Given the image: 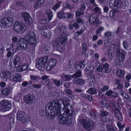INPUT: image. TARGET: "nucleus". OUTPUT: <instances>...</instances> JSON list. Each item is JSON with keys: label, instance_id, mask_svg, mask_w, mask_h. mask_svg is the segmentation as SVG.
Segmentation results:
<instances>
[{"label": "nucleus", "instance_id": "a19ab883", "mask_svg": "<svg viewBox=\"0 0 131 131\" xmlns=\"http://www.w3.org/2000/svg\"><path fill=\"white\" fill-rule=\"evenodd\" d=\"M81 75V71L79 70L77 72L71 75V78H73L75 76V78L80 77Z\"/></svg>", "mask_w": 131, "mask_h": 131}, {"label": "nucleus", "instance_id": "49530a36", "mask_svg": "<svg viewBox=\"0 0 131 131\" xmlns=\"http://www.w3.org/2000/svg\"><path fill=\"white\" fill-rule=\"evenodd\" d=\"M91 8L94 7L93 10L95 12H98L100 10V8L97 6V5L96 4L95 6H92L90 7Z\"/></svg>", "mask_w": 131, "mask_h": 131}, {"label": "nucleus", "instance_id": "5fc2aeb1", "mask_svg": "<svg viewBox=\"0 0 131 131\" xmlns=\"http://www.w3.org/2000/svg\"><path fill=\"white\" fill-rule=\"evenodd\" d=\"M103 29L104 28L103 27H101L97 30L96 32L97 34H99L100 32L102 31Z\"/></svg>", "mask_w": 131, "mask_h": 131}, {"label": "nucleus", "instance_id": "e433bc0d", "mask_svg": "<svg viewBox=\"0 0 131 131\" xmlns=\"http://www.w3.org/2000/svg\"><path fill=\"white\" fill-rule=\"evenodd\" d=\"M68 64L69 66L72 69L75 68V64L73 60H70L69 61Z\"/></svg>", "mask_w": 131, "mask_h": 131}, {"label": "nucleus", "instance_id": "3c124183", "mask_svg": "<svg viewBox=\"0 0 131 131\" xmlns=\"http://www.w3.org/2000/svg\"><path fill=\"white\" fill-rule=\"evenodd\" d=\"M77 22L78 23H81V24H82L83 23V20L82 19L80 18L79 17L76 20Z\"/></svg>", "mask_w": 131, "mask_h": 131}, {"label": "nucleus", "instance_id": "2eb2a0df", "mask_svg": "<svg viewBox=\"0 0 131 131\" xmlns=\"http://www.w3.org/2000/svg\"><path fill=\"white\" fill-rule=\"evenodd\" d=\"M21 15L25 21L29 23L30 20L31 19V18L28 13L23 12L21 14Z\"/></svg>", "mask_w": 131, "mask_h": 131}, {"label": "nucleus", "instance_id": "a18cd8bd", "mask_svg": "<svg viewBox=\"0 0 131 131\" xmlns=\"http://www.w3.org/2000/svg\"><path fill=\"white\" fill-rule=\"evenodd\" d=\"M117 125L119 128L121 130H122L123 129L125 126L124 124H123L122 125L121 123L119 122L117 123Z\"/></svg>", "mask_w": 131, "mask_h": 131}, {"label": "nucleus", "instance_id": "0e129e2a", "mask_svg": "<svg viewBox=\"0 0 131 131\" xmlns=\"http://www.w3.org/2000/svg\"><path fill=\"white\" fill-rule=\"evenodd\" d=\"M90 6H95L96 4L95 3L94 0H90Z\"/></svg>", "mask_w": 131, "mask_h": 131}, {"label": "nucleus", "instance_id": "864d4df0", "mask_svg": "<svg viewBox=\"0 0 131 131\" xmlns=\"http://www.w3.org/2000/svg\"><path fill=\"white\" fill-rule=\"evenodd\" d=\"M60 6V5L59 3L56 4L52 8L54 10H55L59 7Z\"/></svg>", "mask_w": 131, "mask_h": 131}, {"label": "nucleus", "instance_id": "69168bd1", "mask_svg": "<svg viewBox=\"0 0 131 131\" xmlns=\"http://www.w3.org/2000/svg\"><path fill=\"white\" fill-rule=\"evenodd\" d=\"M30 78L31 80L35 81H36L38 79L37 76L34 75H31Z\"/></svg>", "mask_w": 131, "mask_h": 131}, {"label": "nucleus", "instance_id": "412c9836", "mask_svg": "<svg viewBox=\"0 0 131 131\" xmlns=\"http://www.w3.org/2000/svg\"><path fill=\"white\" fill-rule=\"evenodd\" d=\"M63 43L59 41H58V42H57L56 43H55L54 41L53 43V45L56 46L57 48L60 50H61L63 49L64 48V46L63 45Z\"/></svg>", "mask_w": 131, "mask_h": 131}, {"label": "nucleus", "instance_id": "5701e85b", "mask_svg": "<svg viewBox=\"0 0 131 131\" xmlns=\"http://www.w3.org/2000/svg\"><path fill=\"white\" fill-rule=\"evenodd\" d=\"M94 69L93 66L90 65L88 66H87L85 69L86 73L88 74H91L92 72L94 71Z\"/></svg>", "mask_w": 131, "mask_h": 131}, {"label": "nucleus", "instance_id": "c9c22d12", "mask_svg": "<svg viewBox=\"0 0 131 131\" xmlns=\"http://www.w3.org/2000/svg\"><path fill=\"white\" fill-rule=\"evenodd\" d=\"M53 83L57 87H59L62 84V83H61L62 81L61 80H58L57 79H54L53 80Z\"/></svg>", "mask_w": 131, "mask_h": 131}, {"label": "nucleus", "instance_id": "473e14b6", "mask_svg": "<svg viewBox=\"0 0 131 131\" xmlns=\"http://www.w3.org/2000/svg\"><path fill=\"white\" fill-rule=\"evenodd\" d=\"M101 116H102V120L104 122H106V111H103L101 113Z\"/></svg>", "mask_w": 131, "mask_h": 131}, {"label": "nucleus", "instance_id": "4d7b16f0", "mask_svg": "<svg viewBox=\"0 0 131 131\" xmlns=\"http://www.w3.org/2000/svg\"><path fill=\"white\" fill-rule=\"evenodd\" d=\"M106 93V92H104L102 91H99V95L101 96H103L104 95H105V94Z\"/></svg>", "mask_w": 131, "mask_h": 131}, {"label": "nucleus", "instance_id": "09e8293b", "mask_svg": "<svg viewBox=\"0 0 131 131\" xmlns=\"http://www.w3.org/2000/svg\"><path fill=\"white\" fill-rule=\"evenodd\" d=\"M23 119L24 120V121H26V123H25L24 122H23V123L25 124H27L28 122L29 121L30 119V118L29 117V115H26V118H25Z\"/></svg>", "mask_w": 131, "mask_h": 131}, {"label": "nucleus", "instance_id": "ddd939ff", "mask_svg": "<svg viewBox=\"0 0 131 131\" xmlns=\"http://www.w3.org/2000/svg\"><path fill=\"white\" fill-rule=\"evenodd\" d=\"M110 7L112 8L116 9L120 7V2L118 0H111L109 3Z\"/></svg>", "mask_w": 131, "mask_h": 131}, {"label": "nucleus", "instance_id": "6e6d98bb", "mask_svg": "<svg viewBox=\"0 0 131 131\" xmlns=\"http://www.w3.org/2000/svg\"><path fill=\"white\" fill-rule=\"evenodd\" d=\"M118 94L115 92H113L111 95V97L114 98L118 96Z\"/></svg>", "mask_w": 131, "mask_h": 131}, {"label": "nucleus", "instance_id": "c03bdc74", "mask_svg": "<svg viewBox=\"0 0 131 131\" xmlns=\"http://www.w3.org/2000/svg\"><path fill=\"white\" fill-rule=\"evenodd\" d=\"M73 16V14L71 13H66V17H67L68 19L72 18Z\"/></svg>", "mask_w": 131, "mask_h": 131}, {"label": "nucleus", "instance_id": "58836bf2", "mask_svg": "<svg viewBox=\"0 0 131 131\" xmlns=\"http://www.w3.org/2000/svg\"><path fill=\"white\" fill-rule=\"evenodd\" d=\"M84 15V12H82L79 10L75 12L76 16L77 17H80L82 15Z\"/></svg>", "mask_w": 131, "mask_h": 131}, {"label": "nucleus", "instance_id": "7ed1b4c3", "mask_svg": "<svg viewBox=\"0 0 131 131\" xmlns=\"http://www.w3.org/2000/svg\"><path fill=\"white\" fill-rule=\"evenodd\" d=\"M116 59L115 60V63L117 65H121L125 57L124 51L119 48H118L116 50Z\"/></svg>", "mask_w": 131, "mask_h": 131}, {"label": "nucleus", "instance_id": "4be33fe9", "mask_svg": "<svg viewBox=\"0 0 131 131\" xmlns=\"http://www.w3.org/2000/svg\"><path fill=\"white\" fill-rule=\"evenodd\" d=\"M11 76V74L8 71H2L0 74V77L4 79L10 78Z\"/></svg>", "mask_w": 131, "mask_h": 131}, {"label": "nucleus", "instance_id": "bf43d9fd", "mask_svg": "<svg viewBox=\"0 0 131 131\" xmlns=\"http://www.w3.org/2000/svg\"><path fill=\"white\" fill-rule=\"evenodd\" d=\"M71 76L70 75L66 74L65 75V78L68 81H70L71 79Z\"/></svg>", "mask_w": 131, "mask_h": 131}, {"label": "nucleus", "instance_id": "7c9ffc66", "mask_svg": "<svg viewBox=\"0 0 131 131\" xmlns=\"http://www.w3.org/2000/svg\"><path fill=\"white\" fill-rule=\"evenodd\" d=\"M66 13L60 12L58 14L57 17L60 18L65 19L66 18Z\"/></svg>", "mask_w": 131, "mask_h": 131}, {"label": "nucleus", "instance_id": "ea45409f", "mask_svg": "<svg viewBox=\"0 0 131 131\" xmlns=\"http://www.w3.org/2000/svg\"><path fill=\"white\" fill-rule=\"evenodd\" d=\"M120 93L127 100H128L129 99L130 97L125 92H124L122 91H120Z\"/></svg>", "mask_w": 131, "mask_h": 131}, {"label": "nucleus", "instance_id": "a878e982", "mask_svg": "<svg viewBox=\"0 0 131 131\" xmlns=\"http://www.w3.org/2000/svg\"><path fill=\"white\" fill-rule=\"evenodd\" d=\"M35 1H36V3L34 5V7L35 8H37L43 4L44 2V0H35Z\"/></svg>", "mask_w": 131, "mask_h": 131}, {"label": "nucleus", "instance_id": "aec40b11", "mask_svg": "<svg viewBox=\"0 0 131 131\" xmlns=\"http://www.w3.org/2000/svg\"><path fill=\"white\" fill-rule=\"evenodd\" d=\"M58 100H53L51 101L49 103H48V104H47V105L48 106V108L49 109V110L50 111V114L49 113V112H48V111L47 112L46 110V116L47 117V118L48 119H52V115H51V110H52L53 108L52 107H50H50L49 106V105H49V104H50V103L51 102L53 101H58Z\"/></svg>", "mask_w": 131, "mask_h": 131}, {"label": "nucleus", "instance_id": "dca6fc26", "mask_svg": "<svg viewBox=\"0 0 131 131\" xmlns=\"http://www.w3.org/2000/svg\"><path fill=\"white\" fill-rule=\"evenodd\" d=\"M66 33L63 34L60 36L59 38L57 39L55 41V43H56L58 41L61 42L62 43L65 42L67 39V38L66 37Z\"/></svg>", "mask_w": 131, "mask_h": 131}, {"label": "nucleus", "instance_id": "9b49d317", "mask_svg": "<svg viewBox=\"0 0 131 131\" xmlns=\"http://www.w3.org/2000/svg\"><path fill=\"white\" fill-rule=\"evenodd\" d=\"M24 100L26 104L28 105H31L34 102L35 97L32 95H27L25 96Z\"/></svg>", "mask_w": 131, "mask_h": 131}, {"label": "nucleus", "instance_id": "c756f323", "mask_svg": "<svg viewBox=\"0 0 131 131\" xmlns=\"http://www.w3.org/2000/svg\"><path fill=\"white\" fill-rule=\"evenodd\" d=\"M10 90L6 88L3 89L2 90V94L5 96H8L10 93Z\"/></svg>", "mask_w": 131, "mask_h": 131}, {"label": "nucleus", "instance_id": "423d86ee", "mask_svg": "<svg viewBox=\"0 0 131 131\" xmlns=\"http://www.w3.org/2000/svg\"><path fill=\"white\" fill-rule=\"evenodd\" d=\"M1 25L3 27L7 28L9 27L13 24V19L10 17H6L3 18L1 20Z\"/></svg>", "mask_w": 131, "mask_h": 131}, {"label": "nucleus", "instance_id": "a211bd4d", "mask_svg": "<svg viewBox=\"0 0 131 131\" xmlns=\"http://www.w3.org/2000/svg\"><path fill=\"white\" fill-rule=\"evenodd\" d=\"M75 77L74 76L73 77V78H72L73 79V82L74 83L82 85L84 83V81L83 79Z\"/></svg>", "mask_w": 131, "mask_h": 131}, {"label": "nucleus", "instance_id": "72a5a7b5", "mask_svg": "<svg viewBox=\"0 0 131 131\" xmlns=\"http://www.w3.org/2000/svg\"><path fill=\"white\" fill-rule=\"evenodd\" d=\"M21 76L19 74H16L14 75L13 78V80L15 82H18L20 80Z\"/></svg>", "mask_w": 131, "mask_h": 131}, {"label": "nucleus", "instance_id": "13d9d810", "mask_svg": "<svg viewBox=\"0 0 131 131\" xmlns=\"http://www.w3.org/2000/svg\"><path fill=\"white\" fill-rule=\"evenodd\" d=\"M32 86L35 88L40 89L41 87V85L40 84H35L32 85Z\"/></svg>", "mask_w": 131, "mask_h": 131}, {"label": "nucleus", "instance_id": "c85d7f7f", "mask_svg": "<svg viewBox=\"0 0 131 131\" xmlns=\"http://www.w3.org/2000/svg\"><path fill=\"white\" fill-rule=\"evenodd\" d=\"M117 76L119 78L122 77L124 75V71L121 69H118L116 71Z\"/></svg>", "mask_w": 131, "mask_h": 131}, {"label": "nucleus", "instance_id": "b1692460", "mask_svg": "<svg viewBox=\"0 0 131 131\" xmlns=\"http://www.w3.org/2000/svg\"><path fill=\"white\" fill-rule=\"evenodd\" d=\"M97 17L95 14L91 15L89 17V21L90 23L92 24H94L96 21Z\"/></svg>", "mask_w": 131, "mask_h": 131}, {"label": "nucleus", "instance_id": "4c0bfd02", "mask_svg": "<svg viewBox=\"0 0 131 131\" xmlns=\"http://www.w3.org/2000/svg\"><path fill=\"white\" fill-rule=\"evenodd\" d=\"M75 64L77 65H78L81 69H83L86 65L85 63H83L81 62H78L76 63Z\"/></svg>", "mask_w": 131, "mask_h": 131}, {"label": "nucleus", "instance_id": "20e7f679", "mask_svg": "<svg viewBox=\"0 0 131 131\" xmlns=\"http://www.w3.org/2000/svg\"><path fill=\"white\" fill-rule=\"evenodd\" d=\"M48 57L47 56L39 58L36 64V67L40 71L43 70L45 69V67L48 63Z\"/></svg>", "mask_w": 131, "mask_h": 131}, {"label": "nucleus", "instance_id": "338daca9", "mask_svg": "<svg viewBox=\"0 0 131 131\" xmlns=\"http://www.w3.org/2000/svg\"><path fill=\"white\" fill-rule=\"evenodd\" d=\"M12 40L14 43L18 41L17 37L16 36L12 38Z\"/></svg>", "mask_w": 131, "mask_h": 131}, {"label": "nucleus", "instance_id": "37998d69", "mask_svg": "<svg viewBox=\"0 0 131 131\" xmlns=\"http://www.w3.org/2000/svg\"><path fill=\"white\" fill-rule=\"evenodd\" d=\"M118 12L117 10H113L111 11L109 13L110 16L111 17H113L115 13Z\"/></svg>", "mask_w": 131, "mask_h": 131}, {"label": "nucleus", "instance_id": "f257e3e1", "mask_svg": "<svg viewBox=\"0 0 131 131\" xmlns=\"http://www.w3.org/2000/svg\"><path fill=\"white\" fill-rule=\"evenodd\" d=\"M50 105V108L52 107V110L51 111V114L52 116V119H53L56 115L59 118V123L60 124L64 125L66 124L69 126L71 124L72 120L71 118L70 115L68 116L66 113L64 112L62 115H61L60 111V108H61L58 103H56V101H52Z\"/></svg>", "mask_w": 131, "mask_h": 131}, {"label": "nucleus", "instance_id": "6e6552de", "mask_svg": "<svg viewBox=\"0 0 131 131\" xmlns=\"http://www.w3.org/2000/svg\"><path fill=\"white\" fill-rule=\"evenodd\" d=\"M14 28L16 32L20 31L21 32L25 31L26 29V27L25 26L24 24L21 23L18 21H16L15 23Z\"/></svg>", "mask_w": 131, "mask_h": 131}, {"label": "nucleus", "instance_id": "cd10ccee", "mask_svg": "<svg viewBox=\"0 0 131 131\" xmlns=\"http://www.w3.org/2000/svg\"><path fill=\"white\" fill-rule=\"evenodd\" d=\"M57 62L54 59H49L48 63L49 66L54 67L56 65Z\"/></svg>", "mask_w": 131, "mask_h": 131}, {"label": "nucleus", "instance_id": "774afa93", "mask_svg": "<svg viewBox=\"0 0 131 131\" xmlns=\"http://www.w3.org/2000/svg\"><path fill=\"white\" fill-rule=\"evenodd\" d=\"M107 129L108 131H115V130L111 126H108Z\"/></svg>", "mask_w": 131, "mask_h": 131}, {"label": "nucleus", "instance_id": "2f4dec72", "mask_svg": "<svg viewBox=\"0 0 131 131\" xmlns=\"http://www.w3.org/2000/svg\"><path fill=\"white\" fill-rule=\"evenodd\" d=\"M64 7L68 9H72L74 8V6L67 3H64L63 5Z\"/></svg>", "mask_w": 131, "mask_h": 131}, {"label": "nucleus", "instance_id": "680f3d73", "mask_svg": "<svg viewBox=\"0 0 131 131\" xmlns=\"http://www.w3.org/2000/svg\"><path fill=\"white\" fill-rule=\"evenodd\" d=\"M123 44L124 47L125 49H126L128 46V44L126 41H124L123 42Z\"/></svg>", "mask_w": 131, "mask_h": 131}, {"label": "nucleus", "instance_id": "e2e57ef3", "mask_svg": "<svg viewBox=\"0 0 131 131\" xmlns=\"http://www.w3.org/2000/svg\"><path fill=\"white\" fill-rule=\"evenodd\" d=\"M83 91V90L78 88L75 89L74 90V91L75 92L79 93H80Z\"/></svg>", "mask_w": 131, "mask_h": 131}, {"label": "nucleus", "instance_id": "393cba45", "mask_svg": "<svg viewBox=\"0 0 131 131\" xmlns=\"http://www.w3.org/2000/svg\"><path fill=\"white\" fill-rule=\"evenodd\" d=\"M28 67V64H26L24 65H22L21 66L18 67L17 70H19L18 72H20L24 71L27 70Z\"/></svg>", "mask_w": 131, "mask_h": 131}, {"label": "nucleus", "instance_id": "0eeeda50", "mask_svg": "<svg viewBox=\"0 0 131 131\" xmlns=\"http://www.w3.org/2000/svg\"><path fill=\"white\" fill-rule=\"evenodd\" d=\"M80 122L83 125L84 128L88 130H91L93 128V124L91 121L83 119L80 120Z\"/></svg>", "mask_w": 131, "mask_h": 131}, {"label": "nucleus", "instance_id": "6ab92c4d", "mask_svg": "<svg viewBox=\"0 0 131 131\" xmlns=\"http://www.w3.org/2000/svg\"><path fill=\"white\" fill-rule=\"evenodd\" d=\"M58 32H60L62 33H66V29L65 26H63L61 24H59L58 25L57 28L56 29Z\"/></svg>", "mask_w": 131, "mask_h": 131}, {"label": "nucleus", "instance_id": "603ef678", "mask_svg": "<svg viewBox=\"0 0 131 131\" xmlns=\"http://www.w3.org/2000/svg\"><path fill=\"white\" fill-rule=\"evenodd\" d=\"M73 26L76 29H78L80 27V26L79 24L76 22L74 23L73 24Z\"/></svg>", "mask_w": 131, "mask_h": 131}, {"label": "nucleus", "instance_id": "de8ad7c7", "mask_svg": "<svg viewBox=\"0 0 131 131\" xmlns=\"http://www.w3.org/2000/svg\"><path fill=\"white\" fill-rule=\"evenodd\" d=\"M101 106L103 107H106V100H104L101 104Z\"/></svg>", "mask_w": 131, "mask_h": 131}, {"label": "nucleus", "instance_id": "79ce46f5", "mask_svg": "<svg viewBox=\"0 0 131 131\" xmlns=\"http://www.w3.org/2000/svg\"><path fill=\"white\" fill-rule=\"evenodd\" d=\"M88 92L89 93L93 94H94L96 92V90L94 88H90L88 90Z\"/></svg>", "mask_w": 131, "mask_h": 131}, {"label": "nucleus", "instance_id": "bb28decb", "mask_svg": "<svg viewBox=\"0 0 131 131\" xmlns=\"http://www.w3.org/2000/svg\"><path fill=\"white\" fill-rule=\"evenodd\" d=\"M46 13L47 15L48 20H51L53 16V13L52 11L50 10H47L46 11Z\"/></svg>", "mask_w": 131, "mask_h": 131}, {"label": "nucleus", "instance_id": "052dcab7", "mask_svg": "<svg viewBox=\"0 0 131 131\" xmlns=\"http://www.w3.org/2000/svg\"><path fill=\"white\" fill-rule=\"evenodd\" d=\"M82 49L83 51L85 52L86 50V46L85 43H84L83 44L82 46Z\"/></svg>", "mask_w": 131, "mask_h": 131}, {"label": "nucleus", "instance_id": "4468645a", "mask_svg": "<svg viewBox=\"0 0 131 131\" xmlns=\"http://www.w3.org/2000/svg\"><path fill=\"white\" fill-rule=\"evenodd\" d=\"M16 117L18 120L26 123V121L23 119L24 118H26V114L22 111H20L17 113Z\"/></svg>", "mask_w": 131, "mask_h": 131}, {"label": "nucleus", "instance_id": "1a4fd4ad", "mask_svg": "<svg viewBox=\"0 0 131 131\" xmlns=\"http://www.w3.org/2000/svg\"><path fill=\"white\" fill-rule=\"evenodd\" d=\"M28 45L27 40L24 39H21L19 41V43L17 45L16 50H25L27 49Z\"/></svg>", "mask_w": 131, "mask_h": 131}, {"label": "nucleus", "instance_id": "f704fd0d", "mask_svg": "<svg viewBox=\"0 0 131 131\" xmlns=\"http://www.w3.org/2000/svg\"><path fill=\"white\" fill-rule=\"evenodd\" d=\"M90 114L91 117L94 119H96L98 116L97 113L95 111H91Z\"/></svg>", "mask_w": 131, "mask_h": 131}, {"label": "nucleus", "instance_id": "f3484780", "mask_svg": "<svg viewBox=\"0 0 131 131\" xmlns=\"http://www.w3.org/2000/svg\"><path fill=\"white\" fill-rule=\"evenodd\" d=\"M19 56L17 55L15 56L13 63L15 67H17L20 66L21 64Z\"/></svg>", "mask_w": 131, "mask_h": 131}, {"label": "nucleus", "instance_id": "f8f14e48", "mask_svg": "<svg viewBox=\"0 0 131 131\" xmlns=\"http://www.w3.org/2000/svg\"><path fill=\"white\" fill-rule=\"evenodd\" d=\"M115 108L114 111L115 115L117 118L120 121H121L122 119V117L121 113L120 112L121 110V107L117 104L115 105L114 106Z\"/></svg>", "mask_w": 131, "mask_h": 131}, {"label": "nucleus", "instance_id": "39448f33", "mask_svg": "<svg viewBox=\"0 0 131 131\" xmlns=\"http://www.w3.org/2000/svg\"><path fill=\"white\" fill-rule=\"evenodd\" d=\"M11 103L6 100H3L0 102V109L5 111L10 110L11 107Z\"/></svg>", "mask_w": 131, "mask_h": 131}, {"label": "nucleus", "instance_id": "f03ea898", "mask_svg": "<svg viewBox=\"0 0 131 131\" xmlns=\"http://www.w3.org/2000/svg\"><path fill=\"white\" fill-rule=\"evenodd\" d=\"M56 103H58L60 107L63 108L64 112L66 113L68 115V116L70 115L71 117L72 116L75 115V112L72 110L71 105L69 103H68L66 101L60 99L58 101H56Z\"/></svg>", "mask_w": 131, "mask_h": 131}, {"label": "nucleus", "instance_id": "9d476101", "mask_svg": "<svg viewBox=\"0 0 131 131\" xmlns=\"http://www.w3.org/2000/svg\"><path fill=\"white\" fill-rule=\"evenodd\" d=\"M26 38L28 39V41L31 45H34L37 42L36 38L34 36V34L32 32H29L26 36Z\"/></svg>", "mask_w": 131, "mask_h": 131}, {"label": "nucleus", "instance_id": "8fccbe9b", "mask_svg": "<svg viewBox=\"0 0 131 131\" xmlns=\"http://www.w3.org/2000/svg\"><path fill=\"white\" fill-rule=\"evenodd\" d=\"M88 79L90 81L93 82L95 80V77L94 75H90L88 78Z\"/></svg>", "mask_w": 131, "mask_h": 131}]
</instances>
